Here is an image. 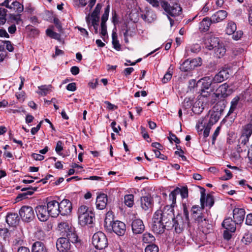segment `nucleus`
Instances as JSON below:
<instances>
[{"mask_svg": "<svg viewBox=\"0 0 252 252\" xmlns=\"http://www.w3.org/2000/svg\"><path fill=\"white\" fill-rule=\"evenodd\" d=\"M173 209L171 206H166L164 207L163 210H158L157 212H159L161 216V220L162 221L165 229H170L171 228V222L173 216Z\"/></svg>", "mask_w": 252, "mask_h": 252, "instance_id": "1", "label": "nucleus"}, {"mask_svg": "<svg viewBox=\"0 0 252 252\" xmlns=\"http://www.w3.org/2000/svg\"><path fill=\"white\" fill-rule=\"evenodd\" d=\"M92 243L96 249L102 250L107 246V239L104 233L98 231L94 234L92 238Z\"/></svg>", "mask_w": 252, "mask_h": 252, "instance_id": "2", "label": "nucleus"}, {"mask_svg": "<svg viewBox=\"0 0 252 252\" xmlns=\"http://www.w3.org/2000/svg\"><path fill=\"white\" fill-rule=\"evenodd\" d=\"M159 212H156L153 216V221L151 224V228L155 233L161 234L165 229L162 221L161 220V216Z\"/></svg>", "mask_w": 252, "mask_h": 252, "instance_id": "3", "label": "nucleus"}, {"mask_svg": "<svg viewBox=\"0 0 252 252\" xmlns=\"http://www.w3.org/2000/svg\"><path fill=\"white\" fill-rule=\"evenodd\" d=\"M160 5L162 8L170 16H176L181 14L182 9L180 5L174 4L171 6L168 2L164 0L160 1Z\"/></svg>", "mask_w": 252, "mask_h": 252, "instance_id": "4", "label": "nucleus"}, {"mask_svg": "<svg viewBox=\"0 0 252 252\" xmlns=\"http://www.w3.org/2000/svg\"><path fill=\"white\" fill-rule=\"evenodd\" d=\"M109 232H114L119 236H123L126 232V224L122 221L115 220L110 225V227L105 228Z\"/></svg>", "mask_w": 252, "mask_h": 252, "instance_id": "5", "label": "nucleus"}, {"mask_svg": "<svg viewBox=\"0 0 252 252\" xmlns=\"http://www.w3.org/2000/svg\"><path fill=\"white\" fill-rule=\"evenodd\" d=\"M19 213L22 220L26 222H30L34 218V212L33 208L31 206H22Z\"/></svg>", "mask_w": 252, "mask_h": 252, "instance_id": "6", "label": "nucleus"}, {"mask_svg": "<svg viewBox=\"0 0 252 252\" xmlns=\"http://www.w3.org/2000/svg\"><path fill=\"white\" fill-rule=\"evenodd\" d=\"M172 222L171 227L174 228L175 232L178 234L182 233L184 230L186 224L189 223L184 220L181 214H178L176 217L172 219Z\"/></svg>", "mask_w": 252, "mask_h": 252, "instance_id": "7", "label": "nucleus"}, {"mask_svg": "<svg viewBox=\"0 0 252 252\" xmlns=\"http://www.w3.org/2000/svg\"><path fill=\"white\" fill-rule=\"evenodd\" d=\"M35 211L38 219L41 221H46L50 216L45 205H38L36 206Z\"/></svg>", "mask_w": 252, "mask_h": 252, "instance_id": "8", "label": "nucleus"}, {"mask_svg": "<svg viewBox=\"0 0 252 252\" xmlns=\"http://www.w3.org/2000/svg\"><path fill=\"white\" fill-rule=\"evenodd\" d=\"M60 214L62 216L67 215L71 212L72 204L69 200L63 199L59 203Z\"/></svg>", "mask_w": 252, "mask_h": 252, "instance_id": "9", "label": "nucleus"}, {"mask_svg": "<svg viewBox=\"0 0 252 252\" xmlns=\"http://www.w3.org/2000/svg\"><path fill=\"white\" fill-rule=\"evenodd\" d=\"M223 19H220V17H218L216 19V20H212L209 17H206L203 18L201 22L200 23L199 29L201 32H207L211 26V23L213 22H219L221 20H222Z\"/></svg>", "mask_w": 252, "mask_h": 252, "instance_id": "10", "label": "nucleus"}, {"mask_svg": "<svg viewBox=\"0 0 252 252\" xmlns=\"http://www.w3.org/2000/svg\"><path fill=\"white\" fill-rule=\"evenodd\" d=\"M50 215L52 217H57L60 214L59 202L56 200H51L47 202L46 205Z\"/></svg>", "mask_w": 252, "mask_h": 252, "instance_id": "11", "label": "nucleus"}, {"mask_svg": "<svg viewBox=\"0 0 252 252\" xmlns=\"http://www.w3.org/2000/svg\"><path fill=\"white\" fill-rule=\"evenodd\" d=\"M229 76V71L227 68H223L220 72L212 77L213 83L217 84L223 82L227 79Z\"/></svg>", "mask_w": 252, "mask_h": 252, "instance_id": "12", "label": "nucleus"}, {"mask_svg": "<svg viewBox=\"0 0 252 252\" xmlns=\"http://www.w3.org/2000/svg\"><path fill=\"white\" fill-rule=\"evenodd\" d=\"M245 216V211L244 209L236 208L233 210V220L237 224H240L243 222Z\"/></svg>", "mask_w": 252, "mask_h": 252, "instance_id": "13", "label": "nucleus"}, {"mask_svg": "<svg viewBox=\"0 0 252 252\" xmlns=\"http://www.w3.org/2000/svg\"><path fill=\"white\" fill-rule=\"evenodd\" d=\"M131 227L132 232L135 234L142 233L145 229L143 221L139 219L133 220L131 223Z\"/></svg>", "mask_w": 252, "mask_h": 252, "instance_id": "14", "label": "nucleus"}, {"mask_svg": "<svg viewBox=\"0 0 252 252\" xmlns=\"http://www.w3.org/2000/svg\"><path fill=\"white\" fill-rule=\"evenodd\" d=\"M70 247V243L65 237H63L58 239L56 243V247L59 251L64 252L69 250Z\"/></svg>", "mask_w": 252, "mask_h": 252, "instance_id": "15", "label": "nucleus"}, {"mask_svg": "<svg viewBox=\"0 0 252 252\" xmlns=\"http://www.w3.org/2000/svg\"><path fill=\"white\" fill-rule=\"evenodd\" d=\"M191 211L192 218L195 220V222L198 224L200 223H202V221L206 218L203 216L200 208L198 206H193L192 207Z\"/></svg>", "mask_w": 252, "mask_h": 252, "instance_id": "16", "label": "nucleus"}, {"mask_svg": "<svg viewBox=\"0 0 252 252\" xmlns=\"http://www.w3.org/2000/svg\"><path fill=\"white\" fill-rule=\"evenodd\" d=\"M140 202L141 207L145 211L151 209L154 204L153 198L150 195L141 197Z\"/></svg>", "mask_w": 252, "mask_h": 252, "instance_id": "17", "label": "nucleus"}, {"mask_svg": "<svg viewBox=\"0 0 252 252\" xmlns=\"http://www.w3.org/2000/svg\"><path fill=\"white\" fill-rule=\"evenodd\" d=\"M199 82L201 83V94L204 96H207V94H203V93H205V90L209 89L210 86L214 84L213 83L212 77L211 76L205 77L202 78Z\"/></svg>", "mask_w": 252, "mask_h": 252, "instance_id": "18", "label": "nucleus"}, {"mask_svg": "<svg viewBox=\"0 0 252 252\" xmlns=\"http://www.w3.org/2000/svg\"><path fill=\"white\" fill-rule=\"evenodd\" d=\"M108 201L107 195L105 193H100L97 195L96 199V207L97 209L103 210L106 208Z\"/></svg>", "mask_w": 252, "mask_h": 252, "instance_id": "19", "label": "nucleus"}, {"mask_svg": "<svg viewBox=\"0 0 252 252\" xmlns=\"http://www.w3.org/2000/svg\"><path fill=\"white\" fill-rule=\"evenodd\" d=\"M204 44L206 45V48L209 50H212L220 44L219 39L218 37L212 36L210 38H206L204 40Z\"/></svg>", "mask_w": 252, "mask_h": 252, "instance_id": "20", "label": "nucleus"}, {"mask_svg": "<svg viewBox=\"0 0 252 252\" xmlns=\"http://www.w3.org/2000/svg\"><path fill=\"white\" fill-rule=\"evenodd\" d=\"M94 220V216L92 212L86 215V216H82V217L78 219L79 223L81 226H85L88 224H91L93 223Z\"/></svg>", "mask_w": 252, "mask_h": 252, "instance_id": "21", "label": "nucleus"}, {"mask_svg": "<svg viewBox=\"0 0 252 252\" xmlns=\"http://www.w3.org/2000/svg\"><path fill=\"white\" fill-rule=\"evenodd\" d=\"M236 224H237L230 218L225 219L222 223V227L231 232H234L235 231Z\"/></svg>", "mask_w": 252, "mask_h": 252, "instance_id": "22", "label": "nucleus"}, {"mask_svg": "<svg viewBox=\"0 0 252 252\" xmlns=\"http://www.w3.org/2000/svg\"><path fill=\"white\" fill-rule=\"evenodd\" d=\"M250 138V137L243 135H241L239 140V144L238 145L239 147L238 148V152H242L243 151H246L247 148L248 147V144L249 143Z\"/></svg>", "mask_w": 252, "mask_h": 252, "instance_id": "23", "label": "nucleus"}, {"mask_svg": "<svg viewBox=\"0 0 252 252\" xmlns=\"http://www.w3.org/2000/svg\"><path fill=\"white\" fill-rule=\"evenodd\" d=\"M63 236L65 237L69 243H75L78 242V237L75 233L74 228H70L69 230L67 231L66 233L63 234Z\"/></svg>", "mask_w": 252, "mask_h": 252, "instance_id": "24", "label": "nucleus"}, {"mask_svg": "<svg viewBox=\"0 0 252 252\" xmlns=\"http://www.w3.org/2000/svg\"><path fill=\"white\" fill-rule=\"evenodd\" d=\"M228 85L227 83H224L219 86L217 90V93L214 94L217 97H225L228 95L227 93Z\"/></svg>", "mask_w": 252, "mask_h": 252, "instance_id": "25", "label": "nucleus"}, {"mask_svg": "<svg viewBox=\"0 0 252 252\" xmlns=\"http://www.w3.org/2000/svg\"><path fill=\"white\" fill-rule=\"evenodd\" d=\"M32 252H48V250L43 243L40 241L34 242L32 247Z\"/></svg>", "mask_w": 252, "mask_h": 252, "instance_id": "26", "label": "nucleus"}, {"mask_svg": "<svg viewBox=\"0 0 252 252\" xmlns=\"http://www.w3.org/2000/svg\"><path fill=\"white\" fill-rule=\"evenodd\" d=\"M220 113L219 112L214 111L212 112L210 115H207L204 117L208 118L207 121H206L207 124L213 126L216 123H217L220 119Z\"/></svg>", "mask_w": 252, "mask_h": 252, "instance_id": "27", "label": "nucleus"}, {"mask_svg": "<svg viewBox=\"0 0 252 252\" xmlns=\"http://www.w3.org/2000/svg\"><path fill=\"white\" fill-rule=\"evenodd\" d=\"M252 134V120L242 127L241 135L250 137Z\"/></svg>", "mask_w": 252, "mask_h": 252, "instance_id": "28", "label": "nucleus"}, {"mask_svg": "<svg viewBox=\"0 0 252 252\" xmlns=\"http://www.w3.org/2000/svg\"><path fill=\"white\" fill-rule=\"evenodd\" d=\"M207 118V117L204 118L200 123L201 126L204 128L203 132V136L204 137H207L209 136L210 130L212 126L207 124L206 121L208 120Z\"/></svg>", "mask_w": 252, "mask_h": 252, "instance_id": "29", "label": "nucleus"}, {"mask_svg": "<svg viewBox=\"0 0 252 252\" xmlns=\"http://www.w3.org/2000/svg\"><path fill=\"white\" fill-rule=\"evenodd\" d=\"M214 49L215 54L218 58H220L223 57L226 52V49L224 47L220 44Z\"/></svg>", "mask_w": 252, "mask_h": 252, "instance_id": "30", "label": "nucleus"}, {"mask_svg": "<svg viewBox=\"0 0 252 252\" xmlns=\"http://www.w3.org/2000/svg\"><path fill=\"white\" fill-rule=\"evenodd\" d=\"M245 245H249L252 242V233L250 231L246 230L241 240Z\"/></svg>", "mask_w": 252, "mask_h": 252, "instance_id": "31", "label": "nucleus"}, {"mask_svg": "<svg viewBox=\"0 0 252 252\" xmlns=\"http://www.w3.org/2000/svg\"><path fill=\"white\" fill-rule=\"evenodd\" d=\"M202 223H200L198 224L199 228L201 229L203 233H208L210 232L212 226L209 224L208 220H203Z\"/></svg>", "mask_w": 252, "mask_h": 252, "instance_id": "32", "label": "nucleus"}, {"mask_svg": "<svg viewBox=\"0 0 252 252\" xmlns=\"http://www.w3.org/2000/svg\"><path fill=\"white\" fill-rule=\"evenodd\" d=\"M91 212L92 211L89 210L88 207L85 205H81L79 207L78 209V219L81 218L82 216H86V215H87Z\"/></svg>", "mask_w": 252, "mask_h": 252, "instance_id": "33", "label": "nucleus"}, {"mask_svg": "<svg viewBox=\"0 0 252 252\" xmlns=\"http://www.w3.org/2000/svg\"><path fill=\"white\" fill-rule=\"evenodd\" d=\"M237 29L236 24L232 21L228 22L226 28V33L228 35H232Z\"/></svg>", "mask_w": 252, "mask_h": 252, "instance_id": "34", "label": "nucleus"}, {"mask_svg": "<svg viewBox=\"0 0 252 252\" xmlns=\"http://www.w3.org/2000/svg\"><path fill=\"white\" fill-rule=\"evenodd\" d=\"M113 215L112 212H108L105 216L104 220V227L105 228L110 227V225L115 220H114Z\"/></svg>", "mask_w": 252, "mask_h": 252, "instance_id": "35", "label": "nucleus"}, {"mask_svg": "<svg viewBox=\"0 0 252 252\" xmlns=\"http://www.w3.org/2000/svg\"><path fill=\"white\" fill-rule=\"evenodd\" d=\"M72 227L67 221H62L58 224V228L63 234L66 233Z\"/></svg>", "mask_w": 252, "mask_h": 252, "instance_id": "36", "label": "nucleus"}, {"mask_svg": "<svg viewBox=\"0 0 252 252\" xmlns=\"http://www.w3.org/2000/svg\"><path fill=\"white\" fill-rule=\"evenodd\" d=\"M17 215L16 214H8L6 218V222L10 225H13L17 222Z\"/></svg>", "mask_w": 252, "mask_h": 252, "instance_id": "37", "label": "nucleus"}, {"mask_svg": "<svg viewBox=\"0 0 252 252\" xmlns=\"http://www.w3.org/2000/svg\"><path fill=\"white\" fill-rule=\"evenodd\" d=\"M180 69L181 71L187 72L192 70V67L190 64V62L189 59L185 60L181 64Z\"/></svg>", "mask_w": 252, "mask_h": 252, "instance_id": "38", "label": "nucleus"}, {"mask_svg": "<svg viewBox=\"0 0 252 252\" xmlns=\"http://www.w3.org/2000/svg\"><path fill=\"white\" fill-rule=\"evenodd\" d=\"M125 204L128 207H131L134 204V196L132 194L126 195L124 197Z\"/></svg>", "mask_w": 252, "mask_h": 252, "instance_id": "39", "label": "nucleus"}, {"mask_svg": "<svg viewBox=\"0 0 252 252\" xmlns=\"http://www.w3.org/2000/svg\"><path fill=\"white\" fill-rule=\"evenodd\" d=\"M11 9H13V10L19 13L23 11V6L18 1H15L12 2L10 5Z\"/></svg>", "mask_w": 252, "mask_h": 252, "instance_id": "40", "label": "nucleus"}, {"mask_svg": "<svg viewBox=\"0 0 252 252\" xmlns=\"http://www.w3.org/2000/svg\"><path fill=\"white\" fill-rule=\"evenodd\" d=\"M155 237L151 234L145 233L143 235L142 241L145 243H150L154 242Z\"/></svg>", "mask_w": 252, "mask_h": 252, "instance_id": "41", "label": "nucleus"}, {"mask_svg": "<svg viewBox=\"0 0 252 252\" xmlns=\"http://www.w3.org/2000/svg\"><path fill=\"white\" fill-rule=\"evenodd\" d=\"M112 44L113 45V47L116 50L120 51L121 50V45L117 39V36L116 33L114 32L112 33Z\"/></svg>", "mask_w": 252, "mask_h": 252, "instance_id": "42", "label": "nucleus"}, {"mask_svg": "<svg viewBox=\"0 0 252 252\" xmlns=\"http://www.w3.org/2000/svg\"><path fill=\"white\" fill-rule=\"evenodd\" d=\"M46 32L47 35L55 39L59 40L61 37V35L59 33H58L54 31H53L52 30L48 29L46 31Z\"/></svg>", "mask_w": 252, "mask_h": 252, "instance_id": "43", "label": "nucleus"}, {"mask_svg": "<svg viewBox=\"0 0 252 252\" xmlns=\"http://www.w3.org/2000/svg\"><path fill=\"white\" fill-rule=\"evenodd\" d=\"M179 191L178 189H175L169 194V199L172 201L171 206L176 203V196L179 194Z\"/></svg>", "mask_w": 252, "mask_h": 252, "instance_id": "44", "label": "nucleus"}, {"mask_svg": "<svg viewBox=\"0 0 252 252\" xmlns=\"http://www.w3.org/2000/svg\"><path fill=\"white\" fill-rule=\"evenodd\" d=\"M50 88H51V85L49 86H41L38 87V89L40 90L39 94H40L42 95H47L49 90H50Z\"/></svg>", "mask_w": 252, "mask_h": 252, "instance_id": "45", "label": "nucleus"}, {"mask_svg": "<svg viewBox=\"0 0 252 252\" xmlns=\"http://www.w3.org/2000/svg\"><path fill=\"white\" fill-rule=\"evenodd\" d=\"M81 6H85L88 3V6L91 8L94 5L96 0H79Z\"/></svg>", "mask_w": 252, "mask_h": 252, "instance_id": "46", "label": "nucleus"}, {"mask_svg": "<svg viewBox=\"0 0 252 252\" xmlns=\"http://www.w3.org/2000/svg\"><path fill=\"white\" fill-rule=\"evenodd\" d=\"M145 252H158V247L154 244H150L148 245L145 249Z\"/></svg>", "mask_w": 252, "mask_h": 252, "instance_id": "47", "label": "nucleus"}, {"mask_svg": "<svg viewBox=\"0 0 252 252\" xmlns=\"http://www.w3.org/2000/svg\"><path fill=\"white\" fill-rule=\"evenodd\" d=\"M244 99L247 101H252V90H247L243 94Z\"/></svg>", "mask_w": 252, "mask_h": 252, "instance_id": "48", "label": "nucleus"}, {"mask_svg": "<svg viewBox=\"0 0 252 252\" xmlns=\"http://www.w3.org/2000/svg\"><path fill=\"white\" fill-rule=\"evenodd\" d=\"M99 17H93L92 20V26L94 27V32L95 33H97Z\"/></svg>", "mask_w": 252, "mask_h": 252, "instance_id": "49", "label": "nucleus"}, {"mask_svg": "<svg viewBox=\"0 0 252 252\" xmlns=\"http://www.w3.org/2000/svg\"><path fill=\"white\" fill-rule=\"evenodd\" d=\"M102 7V4L101 3H98L96 4L94 9L93 11L92 15L91 16H98V15L100 13Z\"/></svg>", "mask_w": 252, "mask_h": 252, "instance_id": "50", "label": "nucleus"}, {"mask_svg": "<svg viewBox=\"0 0 252 252\" xmlns=\"http://www.w3.org/2000/svg\"><path fill=\"white\" fill-rule=\"evenodd\" d=\"M176 189H178L180 190V191H179V194H180L183 198H185L188 196V190L187 188L183 187L180 189L177 187Z\"/></svg>", "mask_w": 252, "mask_h": 252, "instance_id": "51", "label": "nucleus"}, {"mask_svg": "<svg viewBox=\"0 0 252 252\" xmlns=\"http://www.w3.org/2000/svg\"><path fill=\"white\" fill-rule=\"evenodd\" d=\"M192 101L189 98H186L184 99L183 102L182 107L184 109H188L190 108L192 106Z\"/></svg>", "mask_w": 252, "mask_h": 252, "instance_id": "52", "label": "nucleus"}, {"mask_svg": "<svg viewBox=\"0 0 252 252\" xmlns=\"http://www.w3.org/2000/svg\"><path fill=\"white\" fill-rule=\"evenodd\" d=\"M9 230L6 228H0V235L2 236L3 239L6 240L9 236Z\"/></svg>", "mask_w": 252, "mask_h": 252, "instance_id": "53", "label": "nucleus"}, {"mask_svg": "<svg viewBox=\"0 0 252 252\" xmlns=\"http://www.w3.org/2000/svg\"><path fill=\"white\" fill-rule=\"evenodd\" d=\"M232 38L234 40H239L243 35V32L242 31H235L233 34Z\"/></svg>", "mask_w": 252, "mask_h": 252, "instance_id": "54", "label": "nucleus"}, {"mask_svg": "<svg viewBox=\"0 0 252 252\" xmlns=\"http://www.w3.org/2000/svg\"><path fill=\"white\" fill-rule=\"evenodd\" d=\"M189 62H190V64L191 65L192 69L194 68L195 67L197 66H199L201 65V61L200 59H193L192 60H189Z\"/></svg>", "mask_w": 252, "mask_h": 252, "instance_id": "55", "label": "nucleus"}, {"mask_svg": "<svg viewBox=\"0 0 252 252\" xmlns=\"http://www.w3.org/2000/svg\"><path fill=\"white\" fill-rule=\"evenodd\" d=\"M238 100L239 98L238 97H235L231 101V105L228 114H230V113L232 112L236 108Z\"/></svg>", "mask_w": 252, "mask_h": 252, "instance_id": "56", "label": "nucleus"}, {"mask_svg": "<svg viewBox=\"0 0 252 252\" xmlns=\"http://www.w3.org/2000/svg\"><path fill=\"white\" fill-rule=\"evenodd\" d=\"M169 140L172 143L174 141L176 144H179L180 140L177 137L171 132H169V136L168 137Z\"/></svg>", "mask_w": 252, "mask_h": 252, "instance_id": "57", "label": "nucleus"}, {"mask_svg": "<svg viewBox=\"0 0 252 252\" xmlns=\"http://www.w3.org/2000/svg\"><path fill=\"white\" fill-rule=\"evenodd\" d=\"M53 22L56 28L58 29V31L61 32L63 30V29L60 21L57 18L54 17Z\"/></svg>", "mask_w": 252, "mask_h": 252, "instance_id": "58", "label": "nucleus"}, {"mask_svg": "<svg viewBox=\"0 0 252 252\" xmlns=\"http://www.w3.org/2000/svg\"><path fill=\"white\" fill-rule=\"evenodd\" d=\"M214 203V199L213 197L210 195H208L206 198V206H208L209 207L213 206Z\"/></svg>", "mask_w": 252, "mask_h": 252, "instance_id": "59", "label": "nucleus"}, {"mask_svg": "<svg viewBox=\"0 0 252 252\" xmlns=\"http://www.w3.org/2000/svg\"><path fill=\"white\" fill-rule=\"evenodd\" d=\"M63 150V143L61 141H58L57 143L55 151L57 154L61 155L60 153Z\"/></svg>", "mask_w": 252, "mask_h": 252, "instance_id": "60", "label": "nucleus"}, {"mask_svg": "<svg viewBox=\"0 0 252 252\" xmlns=\"http://www.w3.org/2000/svg\"><path fill=\"white\" fill-rule=\"evenodd\" d=\"M101 37L104 38L107 34V27L106 24H101Z\"/></svg>", "mask_w": 252, "mask_h": 252, "instance_id": "61", "label": "nucleus"}, {"mask_svg": "<svg viewBox=\"0 0 252 252\" xmlns=\"http://www.w3.org/2000/svg\"><path fill=\"white\" fill-rule=\"evenodd\" d=\"M172 75V74L171 73L169 72H166L162 79V83H166L168 82L171 79Z\"/></svg>", "mask_w": 252, "mask_h": 252, "instance_id": "62", "label": "nucleus"}, {"mask_svg": "<svg viewBox=\"0 0 252 252\" xmlns=\"http://www.w3.org/2000/svg\"><path fill=\"white\" fill-rule=\"evenodd\" d=\"M183 213L185 216L184 220H185L186 222H189V212L185 204H183Z\"/></svg>", "mask_w": 252, "mask_h": 252, "instance_id": "63", "label": "nucleus"}, {"mask_svg": "<svg viewBox=\"0 0 252 252\" xmlns=\"http://www.w3.org/2000/svg\"><path fill=\"white\" fill-rule=\"evenodd\" d=\"M5 47H6V49L9 52H13L14 50L13 45L10 41H5Z\"/></svg>", "mask_w": 252, "mask_h": 252, "instance_id": "64", "label": "nucleus"}]
</instances>
